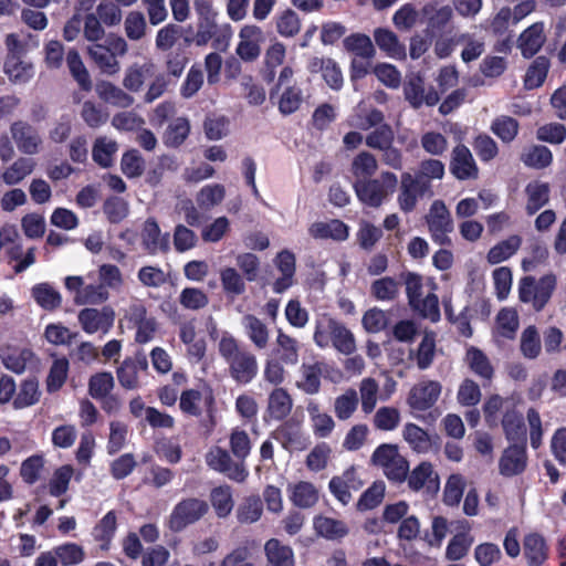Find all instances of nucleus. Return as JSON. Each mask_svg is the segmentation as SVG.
Instances as JSON below:
<instances>
[{"instance_id":"nucleus-1","label":"nucleus","mask_w":566,"mask_h":566,"mask_svg":"<svg viewBox=\"0 0 566 566\" xmlns=\"http://www.w3.org/2000/svg\"><path fill=\"white\" fill-rule=\"evenodd\" d=\"M397 185L398 179L395 174L382 171L378 178L356 180L354 189L361 203L378 208L390 198Z\"/></svg>"},{"instance_id":"nucleus-2","label":"nucleus","mask_w":566,"mask_h":566,"mask_svg":"<svg viewBox=\"0 0 566 566\" xmlns=\"http://www.w3.org/2000/svg\"><path fill=\"white\" fill-rule=\"evenodd\" d=\"M371 462L380 468L390 481L402 482L407 478L409 463L396 444L379 446L371 455Z\"/></svg>"},{"instance_id":"nucleus-3","label":"nucleus","mask_w":566,"mask_h":566,"mask_svg":"<svg viewBox=\"0 0 566 566\" xmlns=\"http://www.w3.org/2000/svg\"><path fill=\"white\" fill-rule=\"evenodd\" d=\"M87 276L70 275L64 279L65 289L72 294L76 305H99L108 301L109 292L101 283H90Z\"/></svg>"},{"instance_id":"nucleus-4","label":"nucleus","mask_w":566,"mask_h":566,"mask_svg":"<svg viewBox=\"0 0 566 566\" xmlns=\"http://www.w3.org/2000/svg\"><path fill=\"white\" fill-rule=\"evenodd\" d=\"M424 220L434 243L439 245L451 244L450 233L454 229V223L449 209L442 200L437 199L430 205Z\"/></svg>"},{"instance_id":"nucleus-5","label":"nucleus","mask_w":566,"mask_h":566,"mask_svg":"<svg viewBox=\"0 0 566 566\" xmlns=\"http://www.w3.org/2000/svg\"><path fill=\"white\" fill-rule=\"evenodd\" d=\"M556 282V276L552 273L542 276L538 281L526 276L520 282L518 297L523 303H531L536 311H541L549 301Z\"/></svg>"},{"instance_id":"nucleus-6","label":"nucleus","mask_w":566,"mask_h":566,"mask_svg":"<svg viewBox=\"0 0 566 566\" xmlns=\"http://www.w3.org/2000/svg\"><path fill=\"white\" fill-rule=\"evenodd\" d=\"M208 504L199 499H186L179 502L172 510L169 517V528L180 532L188 525L199 521L207 512Z\"/></svg>"},{"instance_id":"nucleus-7","label":"nucleus","mask_w":566,"mask_h":566,"mask_svg":"<svg viewBox=\"0 0 566 566\" xmlns=\"http://www.w3.org/2000/svg\"><path fill=\"white\" fill-rule=\"evenodd\" d=\"M11 137L19 151L32 156L43 148V138L35 127L23 120L13 122L10 126Z\"/></svg>"},{"instance_id":"nucleus-8","label":"nucleus","mask_w":566,"mask_h":566,"mask_svg":"<svg viewBox=\"0 0 566 566\" xmlns=\"http://www.w3.org/2000/svg\"><path fill=\"white\" fill-rule=\"evenodd\" d=\"M442 385L437 380H421L409 391L407 403L412 410L426 411L439 400Z\"/></svg>"},{"instance_id":"nucleus-9","label":"nucleus","mask_w":566,"mask_h":566,"mask_svg":"<svg viewBox=\"0 0 566 566\" xmlns=\"http://www.w3.org/2000/svg\"><path fill=\"white\" fill-rule=\"evenodd\" d=\"M78 322L87 334H107L114 325L115 312L111 306L102 308L87 307L78 313Z\"/></svg>"},{"instance_id":"nucleus-10","label":"nucleus","mask_w":566,"mask_h":566,"mask_svg":"<svg viewBox=\"0 0 566 566\" xmlns=\"http://www.w3.org/2000/svg\"><path fill=\"white\" fill-rule=\"evenodd\" d=\"M406 480L409 489L415 492L423 491L434 495L440 489L439 474L428 461H422L410 472L408 471Z\"/></svg>"},{"instance_id":"nucleus-11","label":"nucleus","mask_w":566,"mask_h":566,"mask_svg":"<svg viewBox=\"0 0 566 566\" xmlns=\"http://www.w3.org/2000/svg\"><path fill=\"white\" fill-rule=\"evenodd\" d=\"M430 190L427 181H420L410 172H403L400 180V192L397 201L403 212H411L418 202V199Z\"/></svg>"},{"instance_id":"nucleus-12","label":"nucleus","mask_w":566,"mask_h":566,"mask_svg":"<svg viewBox=\"0 0 566 566\" xmlns=\"http://www.w3.org/2000/svg\"><path fill=\"white\" fill-rule=\"evenodd\" d=\"M264 41L263 31L254 24H245L239 32L237 54L244 61H254L261 53V44Z\"/></svg>"},{"instance_id":"nucleus-13","label":"nucleus","mask_w":566,"mask_h":566,"mask_svg":"<svg viewBox=\"0 0 566 566\" xmlns=\"http://www.w3.org/2000/svg\"><path fill=\"white\" fill-rule=\"evenodd\" d=\"M405 98L413 108H420L422 105L434 106L440 97L433 87H424L423 80L419 76L410 77L403 86Z\"/></svg>"},{"instance_id":"nucleus-14","label":"nucleus","mask_w":566,"mask_h":566,"mask_svg":"<svg viewBox=\"0 0 566 566\" xmlns=\"http://www.w3.org/2000/svg\"><path fill=\"white\" fill-rule=\"evenodd\" d=\"M140 239L143 248L151 255L166 253L170 248L169 234L163 233L158 223L153 218L144 222Z\"/></svg>"},{"instance_id":"nucleus-15","label":"nucleus","mask_w":566,"mask_h":566,"mask_svg":"<svg viewBox=\"0 0 566 566\" xmlns=\"http://www.w3.org/2000/svg\"><path fill=\"white\" fill-rule=\"evenodd\" d=\"M546 42L545 23L535 22L526 28L517 38V48L526 59L533 57Z\"/></svg>"},{"instance_id":"nucleus-16","label":"nucleus","mask_w":566,"mask_h":566,"mask_svg":"<svg viewBox=\"0 0 566 566\" xmlns=\"http://www.w3.org/2000/svg\"><path fill=\"white\" fill-rule=\"evenodd\" d=\"M326 369L323 361L303 363L298 369L295 387L306 395H316L321 390V378Z\"/></svg>"},{"instance_id":"nucleus-17","label":"nucleus","mask_w":566,"mask_h":566,"mask_svg":"<svg viewBox=\"0 0 566 566\" xmlns=\"http://www.w3.org/2000/svg\"><path fill=\"white\" fill-rule=\"evenodd\" d=\"M306 412L314 436L321 439L328 438L336 427L333 417L314 399L307 401Z\"/></svg>"},{"instance_id":"nucleus-18","label":"nucleus","mask_w":566,"mask_h":566,"mask_svg":"<svg viewBox=\"0 0 566 566\" xmlns=\"http://www.w3.org/2000/svg\"><path fill=\"white\" fill-rule=\"evenodd\" d=\"M401 436L409 448L419 454H427L436 447L434 437L413 422L405 423Z\"/></svg>"},{"instance_id":"nucleus-19","label":"nucleus","mask_w":566,"mask_h":566,"mask_svg":"<svg viewBox=\"0 0 566 566\" xmlns=\"http://www.w3.org/2000/svg\"><path fill=\"white\" fill-rule=\"evenodd\" d=\"M35 168V159L28 156H20L3 168L0 172V181L4 186L14 187L32 175Z\"/></svg>"},{"instance_id":"nucleus-20","label":"nucleus","mask_w":566,"mask_h":566,"mask_svg":"<svg viewBox=\"0 0 566 566\" xmlns=\"http://www.w3.org/2000/svg\"><path fill=\"white\" fill-rule=\"evenodd\" d=\"M363 485L355 468H348L342 475L334 476L329 481V490L333 495L344 505L352 500L350 490L357 491Z\"/></svg>"},{"instance_id":"nucleus-21","label":"nucleus","mask_w":566,"mask_h":566,"mask_svg":"<svg viewBox=\"0 0 566 566\" xmlns=\"http://www.w3.org/2000/svg\"><path fill=\"white\" fill-rule=\"evenodd\" d=\"M450 170L460 180L476 178L478 167L470 149L464 145H458L452 150Z\"/></svg>"},{"instance_id":"nucleus-22","label":"nucleus","mask_w":566,"mask_h":566,"mask_svg":"<svg viewBox=\"0 0 566 566\" xmlns=\"http://www.w3.org/2000/svg\"><path fill=\"white\" fill-rule=\"evenodd\" d=\"M228 366L231 377L239 384H249L258 374L256 357L248 350L230 360Z\"/></svg>"},{"instance_id":"nucleus-23","label":"nucleus","mask_w":566,"mask_h":566,"mask_svg":"<svg viewBox=\"0 0 566 566\" xmlns=\"http://www.w3.org/2000/svg\"><path fill=\"white\" fill-rule=\"evenodd\" d=\"M527 463L526 450L522 446H511L503 452L500 462L499 470L504 476H513L521 474Z\"/></svg>"},{"instance_id":"nucleus-24","label":"nucleus","mask_w":566,"mask_h":566,"mask_svg":"<svg viewBox=\"0 0 566 566\" xmlns=\"http://www.w3.org/2000/svg\"><path fill=\"white\" fill-rule=\"evenodd\" d=\"M275 345V358L280 359L285 365L295 366L298 364L301 344L295 337L282 329H279L276 333Z\"/></svg>"},{"instance_id":"nucleus-25","label":"nucleus","mask_w":566,"mask_h":566,"mask_svg":"<svg viewBox=\"0 0 566 566\" xmlns=\"http://www.w3.org/2000/svg\"><path fill=\"white\" fill-rule=\"evenodd\" d=\"M290 501L297 507L307 509L318 501L317 488L307 481H298L287 485Z\"/></svg>"},{"instance_id":"nucleus-26","label":"nucleus","mask_w":566,"mask_h":566,"mask_svg":"<svg viewBox=\"0 0 566 566\" xmlns=\"http://www.w3.org/2000/svg\"><path fill=\"white\" fill-rule=\"evenodd\" d=\"M523 554L528 566H542L548 557V546L537 533H531L524 537Z\"/></svg>"},{"instance_id":"nucleus-27","label":"nucleus","mask_w":566,"mask_h":566,"mask_svg":"<svg viewBox=\"0 0 566 566\" xmlns=\"http://www.w3.org/2000/svg\"><path fill=\"white\" fill-rule=\"evenodd\" d=\"M310 234L319 240L344 241L348 238V227L340 220L318 221L308 228Z\"/></svg>"},{"instance_id":"nucleus-28","label":"nucleus","mask_w":566,"mask_h":566,"mask_svg":"<svg viewBox=\"0 0 566 566\" xmlns=\"http://www.w3.org/2000/svg\"><path fill=\"white\" fill-rule=\"evenodd\" d=\"M313 526L317 535L329 541L342 539L349 533V528L344 521L325 515L315 516Z\"/></svg>"},{"instance_id":"nucleus-29","label":"nucleus","mask_w":566,"mask_h":566,"mask_svg":"<svg viewBox=\"0 0 566 566\" xmlns=\"http://www.w3.org/2000/svg\"><path fill=\"white\" fill-rule=\"evenodd\" d=\"M292 408L293 399L286 389L277 387L270 392L266 407L270 418L283 420L291 413Z\"/></svg>"},{"instance_id":"nucleus-30","label":"nucleus","mask_w":566,"mask_h":566,"mask_svg":"<svg viewBox=\"0 0 566 566\" xmlns=\"http://www.w3.org/2000/svg\"><path fill=\"white\" fill-rule=\"evenodd\" d=\"M242 326L248 338L258 349L268 347L270 340L269 328L260 318L247 314L242 317Z\"/></svg>"},{"instance_id":"nucleus-31","label":"nucleus","mask_w":566,"mask_h":566,"mask_svg":"<svg viewBox=\"0 0 566 566\" xmlns=\"http://www.w3.org/2000/svg\"><path fill=\"white\" fill-rule=\"evenodd\" d=\"M155 65L151 62L134 63L125 71L123 86L129 92H139L145 81L154 74Z\"/></svg>"},{"instance_id":"nucleus-32","label":"nucleus","mask_w":566,"mask_h":566,"mask_svg":"<svg viewBox=\"0 0 566 566\" xmlns=\"http://www.w3.org/2000/svg\"><path fill=\"white\" fill-rule=\"evenodd\" d=\"M95 90L102 101L116 107L128 108L135 102L132 95L111 82H101Z\"/></svg>"},{"instance_id":"nucleus-33","label":"nucleus","mask_w":566,"mask_h":566,"mask_svg":"<svg viewBox=\"0 0 566 566\" xmlns=\"http://www.w3.org/2000/svg\"><path fill=\"white\" fill-rule=\"evenodd\" d=\"M311 72H322L323 78L333 90L343 85V74L338 64L332 59L314 57L310 63Z\"/></svg>"},{"instance_id":"nucleus-34","label":"nucleus","mask_w":566,"mask_h":566,"mask_svg":"<svg viewBox=\"0 0 566 566\" xmlns=\"http://www.w3.org/2000/svg\"><path fill=\"white\" fill-rule=\"evenodd\" d=\"M31 296L45 311H54L62 304L61 293L48 282L35 284L31 289Z\"/></svg>"},{"instance_id":"nucleus-35","label":"nucleus","mask_w":566,"mask_h":566,"mask_svg":"<svg viewBox=\"0 0 566 566\" xmlns=\"http://www.w3.org/2000/svg\"><path fill=\"white\" fill-rule=\"evenodd\" d=\"M520 322L517 312L513 308H502L497 315L494 326V337L499 340L513 339L518 329Z\"/></svg>"},{"instance_id":"nucleus-36","label":"nucleus","mask_w":566,"mask_h":566,"mask_svg":"<svg viewBox=\"0 0 566 566\" xmlns=\"http://www.w3.org/2000/svg\"><path fill=\"white\" fill-rule=\"evenodd\" d=\"M4 73L11 82L24 84L34 76V65L22 57H6Z\"/></svg>"},{"instance_id":"nucleus-37","label":"nucleus","mask_w":566,"mask_h":566,"mask_svg":"<svg viewBox=\"0 0 566 566\" xmlns=\"http://www.w3.org/2000/svg\"><path fill=\"white\" fill-rule=\"evenodd\" d=\"M343 45L354 57L371 60L376 55V49L371 39L364 33H353L346 36Z\"/></svg>"},{"instance_id":"nucleus-38","label":"nucleus","mask_w":566,"mask_h":566,"mask_svg":"<svg viewBox=\"0 0 566 566\" xmlns=\"http://www.w3.org/2000/svg\"><path fill=\"white\" fill-rule=\"evenodd\" d=\"M268 566H294L293 551L279 539L271 538L264 545Z\"/></svg>"},{"instance_id":"nucleus-39","label":"nucleus","mask_w":566,"mask_h":566,"mask_svg":"<svg viewBox=\"0 0 566 566\" xmlns=\"http://www.w3.org/2000/svg\"><path fill=\"white\" fill-rule=\"evenodd\" d=\"M359 397L361 411L365 415H369L376 408V405L379 399H382L380 396V387L378 381L371 377H365L359 382Z\"/></svg>"},{"instance_id":"nucleus-40","label":"nucleus","mask_w":566,"mask_h":566,"mask_svg":"<svg viewBox=\"0 0 566 566\" xmlns=\"http://www.w3.org/2000/svg\"><path fill=\"white\" fill-rule=\"evenodd\" d=\"M209 335L218 342V353L227 364L244 350L233 335L227 331L219 333L214 325L209 329Z\"/></svg>"},{"instance_id":"nucleus-41","label":"nucleus","mask_w":566,"mask_h":566,"mask_svg":"<svg viewBox=\"0 0 566 566\" xmlns=\"http://www.w3.org/2000/svg\"><path fill=\"white\" fill-rule=\"evenodd\" d=\"M374 39L377 46L388 56L394 59L405 57V46L398 41L397 35L392 31L378 28L374 31Z\"/></svg>"},{"instance_id":"nucleus-42","label":"nucleus","mask_w":566,"mask_h":566,"mask_svg":"<svg viewBox=\"0 0 566 566\" xmlns=\"http://www.w3.org/2000/svg\"><path fill=\"white\" fill-rule=\"evenodd\" d=\"M117 150L118 145L116 140L107 136H99L93 144L92 157L98 166L107 168L112 166Z\"/></svg>"},{"instance_id":"nucleus-43","label":"nucleus","mask_w":566,"mask_h":566,"mask_svg":"<svg viewBox=\"0 0 566 566\" xmlns=\"http://www.w3.org/2000/svg\"><path fill=\"white\" fill-rule=\"evenodd\" d=\"M521 244L522 238L520 235H510L489 250L486 260L492 265L504 262L517 252Z\"/></svg>"},{"instance_id":"nucleus-44","label":"nucleus","mask_w":566,"mask_h":566,"mask_svg":"<svg viewBox=\"0 0 566 566\" xmlns=\"http://www.w3.org/2000/svg\"><path fill=\"white\" fill-rule=\"evenodd\" d=\"M263 513L262 501L256 495L244 497L238 505L235 516L241 524H252L258 522Z\"/></svg>"},{"instance_id":"nucleus-45","label":"nucleus","mask_w":566,"mask_h":566,"mask_svg":"<svg viewBox=\"0 0 566 566\" xmlns=\"http://www.w3.org/2000/svg\"><path fill=\"white\" fill-rule=\"evenodd\" d=\"M87 53L104 73L115 74L118 72L119 63L107 46L93 43L88 45Z\"/></svg>"},{"instance_id":"nucleus-46","label":"nucleus","mask_w":566,"mask_h":566,"mask_svg":"<svg viewBox=\"0 0 566 566\" xmlns=\"http://www.w3.org/2000/svg\"><path fill=\"white\" fill-rule=\"evenodd\" d=\"M146 360L136 361L134 359H125L117 369V379L125 389H136L139 386L138 371L146 369Z\"/></svg>"},{"instance_id":"nucleus-47","label":"nucleus","mask_w":566,"mask_h":566,"mask_svg":"<svg viewBox=\"0 0 566 566\" xmlns=\"http://www.w3.org/2000/svg\"><path fill=\"white\" fill-rule=\"evenodd\" d=\"M358 395L354 388H347L334 400V412L338 420L345 421L354 416L358 408Z\"/></svg>"},{"instance_id":"nucleus-48","label":"nucleus","mask_w":566,"mask_h":566,"mask_svg":"<svg viewBox=\"0 0 566 566\" xmlns=\"http://www.w3.org/2000/svg\"><path fill=\"white\" fill-rule=\"evenodd\" d=\"M525 192L527 196L526 211L528 214H534L548 202L549 187L547 184L541 181L530 182L525 188Z\"/></svg>"},{"instance_id":"nucleus-49","label":"nucleus","mask_w":566,"mask_h":566,"mask_svg":"<svg viewBox=\"0 0 566 566\" xmlns=\"http://www.w3.org/2000/svg\"><path fill=\"white\" fill-rule=\"evenodd\" d=\"M39 382L34 378H28L21 382L13 399L15 409H23L35 405L40 400Z\"/></svg>"},{"instance_id":"nucleus-50","label":"nucleus","mask_w":566,"mask_h":566,"mask_svg":"<svg viewBox=\"0 0 566 566\" xmlns=\"http://www.w3.org/2000/svg\"><path fill=\"white\" fill-rule=\"evenodd\" d=\"M189 133V120L185 117H177L169 123L164 135V143L168 147H178L186 140Z\"/></svg>"},{"instance_id":"nucleus-51","label":"nucleus","mask_w":566,"mask_h":566,"mask_svg":"<svg viewBox=\"0 0 566 566\" xmlns=\"http://www.w3.org/2000/svg\"><path fill=\"white\" fill-rule=\"evenodd\" d=\"M455 43L463 45L461 59L465 63L479 59L485 48L483 39L475 38L473 34L468 32L457 35Z\"/></svg>"},{"instance_id":"nucleus-52","label":"nucleus","mask_w":566,"mask_h":566,"mask_svg":"<svg viewBox=\"0 0 566 566\" xmlns=\"http://www.w3.org/2000/svg\"><path fill=\"white\" fill-rule=\"evenodd\" d=\"M549 61L545 56H537L526 71L524 85L527 90L539 87L548 73Z\"/></svg>"},{"instance_id":"nucleus-53","label":"nucleus","mask_w":566,"mask_h":566,"mask_svg":"<svg viewBox=\"0 0 566 566\" xmlns=\"http://www.w3.org/2000/svg\"><path fill=\"white\" fill-rule=\"evenodd\" d=\"M116 515L113 511L108 512L94 527L93 537L99 543L102 549L109 548L112 538L116 531Z\"/></svg>"},{"instance_id":"nucleus-54","label":"nucleus","mask_w":566,"mask_h":566,"mask_svg":"<svg viewBox=\"0 0 566 566\" xmlns=\"http://www.w3.org/2000/svg\"><path fill=\"white\" fill-rule=\"evenodd\" d=\"M339 323L340 322L326 315L319 317L315 323V331L313 335L314 343L319 348H326L327 346H329L334 335V331L337 329Z\"/></svg>"},{"instance_id":"nucleus-55","label":"nucleus","mask_w":566,"mask_h":566,"mask_svg":"<svg viewBox=\"0 0 566 566\" xmlns=\"http://www.w3.org/2000/svg\"><path fill=\"white\" fill-rule=\"evenodd\" d=\"M226 196V189L222 185H207L197 193L196 201L200 209L211 210L222 202Z\"/></svg>"},{"instance_id":"nucleus-56","label":"nucleus","mask_w":566,"mask_h":566,"mask_svg":"<svg viewBox=\"0 0 566 566\" xmlns=\"http://www.w3.org/2000/svg\"><path fill=\"white\" fill-rule=\"evenodd\" d=\"M114 377L108 371H99L92 375L88 379V394L92 398L98 400L106 397L114 389Z\"/></svg>"},{"instance_id":"nucleus-57","label":"nucleus","mask_w":566,"mask_h":566,"mask_svg":"<svg viewBox=\"0 0 566 566\" xmlns=\"http://www.w3.org/2000/svg\"><path fill=\"white\" fill-rule=\"evenodd\" d=\"M2 363L9 370L21 374L25 370L33 353L29 349L9 348L2 353Z\"/></svg>"},{"instance_id":"nucleus-58","label":"nucleus","mask_w":566,"mask_h":566,"mask_svg":"<svg viewBox=\"0 0 566 566\" xmlns=\"http://www.w3.org/2000/svg\"><path fill=\"white\" fill-rule=\"evenodd\" d=\"M66 63L72 76L81 86V88L84 91H90L92 88V81L88 71L86 70L80 54L75 50L69 51L66 55Z\"/></svg>"},{"instance_id":"nucleus-59","label":"nucleus","mask_w":566,"mask_h":566,"mask_svg":"<svg viewBox=\"0 0 566 566\" xmlns=\"http://www.w3.org/2000/svg\"><path fill=\"white\" fill-rule=\"evenodd\" d=\"M220 281L226 294L238 296L245 292V282L241 274L231 266H226L220 271Z\"/></svg>"},{"instance_id":"nucleus-60","label":"nucleus","mask_w":566,"mask_h":566,"mask_svg":"<svg viewBox=\"0 0 566 566\" xmlns=\"http://www.w3.org/2000/svg\"><path fill=\"white\" fill-rule=\"evenodd\" d=\"M520 349L528 359H535L542 350L541 337L535 326L526 327L521 334Z\"/></svg>"},{"instance_id":"nucleus-61","label":"nucleus","mask_w":566,"mask_h":566,"mask_svg":"<svg viewBox=\"0 0 566 566\" xmlns=\"http://www.w3.org/2000/svg\"><path fill=\"white\" fill-rule=\"evenodd\" d=\"M210 501L216 514L223 518L227 517L233 509V499L230 486H218L211 491Z\"/></svg>"},{"instance_id":"nucleus-62","label":"nucleus","mask_w":566,"mask_h":566,"mask_svg":"<svg viewBox=\"0 0 566 566\" xmlns=\"http://www.w3.org/2000/svg\"><path fill=\"white\" fill-rule=\"evenodd\" d=\"M553 160L552 151L546 146H532L522 155V161L532 168L542 169L551 165Z\"/></svg>"},{"instance_id":"nucleus-63","label":"nucleus","mask_w":566,"mask_h":566,"mask_svg":"<svg viewBox=\"0 0 566 566\" xmlns=\"http://www.w3.org/2000/svg\"><path fill=\"white\" fill-rule=\"evenodd\" d=\"M124 31L132 41L142 40L147 33L145 15L139 11H130L124 20Z\"/></svg>"},{"instance_id":"nucleus-64","label":"nucleus","mask_w":566,"mask_h":566,"mask_svg":"<svg viewBox=\"0 0 566 566\" xmlns=\"http://www.w3.org/2000/svg\"><path fill=\"white\" fill-rule=\"evenodd\" d=\"M286 374L283 361L274 356L265 359L262 377L266 384L277 388L285 381Z\"/></svg>"}]
</instances>
